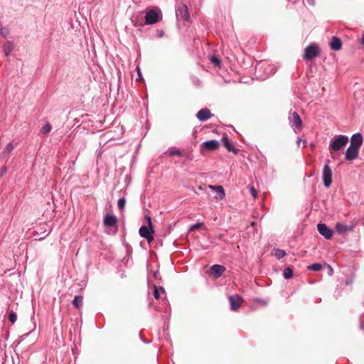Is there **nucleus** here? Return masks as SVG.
<instances>
[{"instance_id": "27", "label": "nucleus", "mask_w": 364, "mask_h": 364, "mask_svg": "<svg viewBox=\"0 0 364 364\" xmlns=\"http://www.w3.org/2000/svg\"><path fill=\"white\" fill-rule=\"evenodd\" d=\"M204 226V223L202 222L196 223V224L191 225L188 228V232H193L196 230H198Z\"/></svg>"}, {"instance_id": "10", "label": "nucleus", "mask_w": 364, "mask_h": 364, "mask_svg": "<svg viewBox=\"0 0 364 364\" xmlns=\"http://www.w3.org/2000/svg\"><path fill=\"white\" fill-rule=\"evenodd\" d=\"M242 301V298L238 294L230 296L229 301L230 304V309L234 311H237L240 307Z\"/></svg>"}, {"instance_id": "33", "label": "nucleus", "mask_w": 364, "mask_h": 364, "mask_svg": "<svg viewBox=\"0 0 364 364\" xmlns=\"http://www.w3.org/2000/svg\"><path fill=\"white\" fill-rule=\"evenodd\" d=\"M145 218L147 220L149 225L152 226L151 218L149 216H145Z\"/></svg>"}, {"instance_id": "34", "label": "nucleus", "mask_w": 364, "mask_h": 364, "mask_svg": "<svg viewBox=\"0 0 364 364\" xmlns=\"http://www.w3.org/2000/svg\"><path fill=\"white\" fill-rule=\"evenodd\" d=\"M306 1L310 6H314L315 5V1L314 0H306Z\"/></svg>"}, {"instance_id": "29", "label": "nucleus", "mask_w": 364, "mask_h": 364, "mask_svg": "<svg viewBox=\"0 0 364 364\" xmlns=\"http://www.w3.org/2000/svg\"><path fill=\"white\" fill-rule=\"evenodd\" d=\"M51 125L50 123H46L41 129V132L44 134H48L51 130Z\"/></svg>"}, {"instance_id": "6", "label": "nucleus", "mask_w": 364, "mask_h": 364, "mask_svg": "<svg viewBox=\"0 0 364 364\" xmlns=\"http://www.w3.org/2000/svg\"><path fill=\"white\" fill-rule=\"evenodd\" d=\"M290 126L294 129H299L302 125V120L296 112H290L288 117Z\"/></svg>"}, {"instance_id": "22", "label": "nucleus", "mask_w": 364, "mask_h": 364, "mask_svg": "<svg viewBox=\"0 0 364 364\" xmlns=\"http://www.w3.org/2000/svg\"><path fill=\"white\" fill-rule=\"evenodd\" d=\"M293 269L291 267H286L283 271V276L284 279H289L293 277Z\"/></svg>"}, {"instance_id": "41", "label": "nucleus", "mask_w": 364, "mask_h": 364, "mask_svg": "<svg viewBox=\"0 0 364 364\" xmlns=\"http://www.w3.org/2000/svg\"><path fill=\"white\" fill-rule=\"evenodd\" d=\"M157 275H158V272H154V278H156H156H157Z\"/></svg>"}, {"instance_id": "18", "label": "nucleus", "mask_w": 364, "mask_h": 364, "mask_svg": "<svg viewBox=\"0 0 364 364\" xmlns=\"http://www.w3.org/2000/svg\"><path fill=\"white\" fill-rule=\"evenodd\" d=\"M117 218L113 215H106L104 218V224L105 226L113 227L117 224Z\"/></svg>"}, {"instance_id": "20", "label": "nucleus", "mask_w": 364, "mask_h": 364, "mask_svg": "<svg viewBox=\"0 0 364 364\" xmlns=\"http://www.w3.org/2000/svg\"><path fill=\"white\" fill-rule=\"evenodd\" d=\"M154 296L156 299L162 298L163 296H166L165 290L163 287H158L154 285Z\"/></svg>"}, {"instance_id": "31", "label": "nucleus", "mask_w": 364, "mask_h": 364, "mask_svg": "<svg viewBox=\"0 0 364 364\" xmlns=\"http://www.w3.org/2000/svg\"><path fill=\"white\" fill-rule=\"evenodd\" d=\"M9 320L11 323H14L17 320V316L15 312H11L9 316Z\"/></svg>"}, {"instance_id": "16", "label": "nucleus", "mask_w": 364, "mask_h": 364, "mask_svg": "<svg viewBox=\"0 0 364 364\" xmlns=\"http://www.w3.org/2000/svg\"><path fill=\"white\" fill-rule=\"evenodd\" d=\"M222 141L224 146L228 149V151L232 152L235 154L238 153V149L235 148L230 142L228 136L225 134L222 138Z\"/></svg>"}, {"instance_id": "26", "label": "nucleus", "mask_w": 364, "mask_h": 364, "mask_svg": "<svg viewBox=\"0 0 364 364\" xmlns=\"http://www.w3.org/2000/svg\"><path fill=\"white\" fill-rule=\"evenodd\" d=\"M183 21L191 22V16L186 5L183 4Z\"/></svg>"}, {"instance_id": "1", "label": "nucleus", "mask_w": 364, "mask_h": 364, "mask_svg": "<svg viewBox=\"0 0 364 364\" xmlns=\"http://www.w3.org/2000/svg\"><path fill=\"white\" fill-rule=\"evenodd\" d=\"M144 18L145 24H154L159 22L162 18V14L160 9H150L146 11ZM132 23L135 26L144 25L142 18L139 19L138 16L132 19Z\"/></svg>"}, {"instance_id": "11", "label": "nucleus", "mask_w": 364, "mask_h": 364, "mask_svg": "<svg viewBox=\"0 0 364 364\" xmlns=\"http://www.w3.org/2000/svg\"><path fill=\"white\" fill-rule=\"evenodd\" d=\"M359 148L350 145L345 153V158L348 161H353L358 156Z\"/></svg>"}, {"instance_id": "8", "label": "nucleus", "mask_w": 364, "mask_h": 364, "mask_svg": "<svg viewBox=\"0 0 364 364\" xmlns=\"http://www.w3.org/2000/svg\"><path fill=\"white\" fill-rule=\"evenodd\" d=\"M219 146V142L215 139L208 140L200 144L201 151H214Z\"/></svg>"}, {"instance_id": "5", "label": "nucleus", "mask_w": 364, "mask_h": 364, "mask_svg": "<svg viewBox=\"0 0 364 364\" xmlns=\"http://www.w3.org/2000/svg\"><path fill=\"white\" fill-rule=\"evenodd\" d=\"M139 235L145 238L149 243L154 240V230L152 226L142 225L139 230Z\"/></svg>"}, {"instance_id": "24", "label": "nucleus", "mask_w": 364, "mask_h": 364, "mask_svg": "<svg viewBox=\"0 0 364 364\" xmlns=\"http://www.w3.org/2000/svg\"><path fill=\"white\" fill-rule=\"evenodd\" d=\"M167 153L171 156H180L181 155V151L179 149H176V147L170 148L168 150Z\"/></svg>"}, {"instance_id": "17", "label": "nucleus", "mask_w": 364, "mask_h": 364, "mask_svg": "<svg viewBox=\"0 0 364 364\" xmlns=\"http://www.w3.org/2000/svg\"><path fill=\"white\" fill-rule=\"evenodd\" d=\"M209 188L217 193V196H215L216 200H222L225 197V191L222 186H213L210 185Z\"/></svg>"}, {"instance_id": "37", "label": "nucleus", "mask_w": 364, "mask_h": 364, "mask_svg": "<svg viewBox=\"0 0 364 364\" xmlns=\"http://www.w3.org/2000/svg\"><path fill=\"white\" fill-rule=\"evenodd\" d=\"M301 139L299 137V138L297 139V140H296V144H297L298 145H299V144H300V143H301Z\"/></svg>"}, {"instance_id": "19", "label": "nucleus", "mask_w": 364, "mask_h": 364, "mask_svg": "<svg viewBox=\"0 0 364 364\" xmlns=\"http://www.w3.org/2000/svg\"><path fill=\"white\" fill-rule=\"evenodd\" d=\"M14 146L12 143L10 142L8 144H6L4 149L1 154V158L8 159L10 153L14 150Z\"/></svg>"}, {"instance_id": "21", "label": "nucleus", "mask_w": 364, "mask_h": 364, "mask_svg": "<svg viewBox=\"0 0 364 364\" xmlns=\"http://www.w3.org/2000/svg\"><path fill=\"white\" fill-rule=\"evenodd\" d=\"M82 296H75L72 303L75 308L80 309L82 306Z\"/></svg>"}, {"instance_id": "13", "label": "nucleus", "mask_w": 364, "mask_h": 364, "mask_svg": "<svg viewBox=\"0 0 364 364\" xmlns=\"http://www.w3.org/2000/svg\"><path fill=\"white\" fill-rule=\"evenodd\" d=\"M336 230L340 235H344L348 232L353 231V225H347L341 223H338L336 225Z\"/></svg>"}, {"instance_id": "3", "label": "nucleus", "mask_w": 364, "mask_h": 364, "mask_svg": "<svg viewBox=\"0 0 364 364\" xmlns=\"http://www.w3.org/2000/svg\"><path fill=\"white\" fill-rule=\"evenodd\" d=\"M319 54L320 49L318 46L315 43H311L304 49L303 58L306 60H311L318 57Z\"/></svg>"}, {"instance_id": "30", "label": "nucleus", "mask_w": 364, "mask_h": 364, "mask_svg": "<svg viewBox=\"0 0 364 364\" xmlns=\"http://www.w3.org/2000/svg\"><path fill=\"white\" fill-rule=\"evenodd\" d=\"M126 204V200L124 198H119L117 202V205L119 210H123Z\"/></svg>"}, {"instance_id": "23", "label": "nucleus", "mask_w": 364, "mask_h": 364, "mask_svg": "<svg viewBox=\"0 0 364 364\" xmlns=\"http://www.w3.org/2000/svg\"><path fill=\"white\" fill-rule=\"evenodd\" d=\"M210 62L216 67L220 68L221 67V60L220 59L215 55H212L210 57Z\"/></svg>"}, {"instance_id": "14", "label": "nucleus", "mask_w": 364, "mask_h": 364, "mask_svg": "<svg viewBox=\"0 0 364 364\" xmlns=\"http://www.w3.org/2000/svg\"><path fill=\"white\" fill-rule=\"evenodd\" d=\"M363 144V136L360 133H355L350 138L351 146L360 148Z\"/></svg>"}, {"instance_id": "7", "label": "nucleus", "mask_w": 364, "mask_h": 364, "mask_svg": "<svg viewBox=\"0 0 364 364\" xmlns=\"http://www.w3.org/2000/svg\"><path fill=\"white\" fill-rule=\"evenodd\" d=\"M318 232L323 235L326 240H330L333 234L332 229L328 228L325 223H320L317 225Z\"/></svg>"}, {"instance_id": "9", "label": "nucleus", "mask_w": 364, "mask_h": 364, "mask_svg": "<svg viewBox=\"0 0 364 364\" xmlns=\"http://www.w3.org/2000/svg\"><path fill=\"white\" fill-rule=\"evenodd\" d=\"M210 273L215 279L220 278L225 272L226 268L223 265L213 264L210 268Z\"/></svg>"}, {"instance_id": "12", "label": "nucleus", "mask_w": 364, "mask_h": 364, "mask_svg": "<svg viewBox=\"0 0 364 364\" xmlns=\"http://www.w3.org/2000/svg\"><path fill=\"white\" fill-rule=\"evenodd\" d=\"M213 116V114L210 112V110L206 107L201 109L196 114L197 119L200 122H205Z\"/></svg>"}, {"instance_id": "25", "label": "nucleus", "mask_w": 364, "mask_h": 364, "mask_svg": "<svg viewBox=\"0 0 364 364\" xmlns=\"http://www.w3.org/2000/svg\"><path fill=\"white\" fill-rule=\"evenodd\" d=\"M274 256L278 259L283 258L286 255V252L284 250L277 248V249H274Z\"/></svg>"}, {"instance_id": "32", "label": "nucleus", "mask_w": 364, "mask_h": 364, "mask_svg": "<svg viewBox=\"0 0 364 364\" xmlns=\"http://www.w3.org/2000/svg\"><path fill=\"white\" fill-rule=\"evenodd\" d=\"M250 191L251 193V195L254 198H256V196L257 195V191H256V189L254 187L252 186V187L250 188Z\"/></svg>"}, {"instance_id": "40", "label": "nucleus", "mask_w": 364, "mask_h": 364, "mask_svg": "<svg viewBox=\"0 0 364 364\" xmlns=\"http://www.w3.org/2000/svg\"><path fill=\"white\" fill-rule=\"evenodd\" d=\"M6 171V167L2 168V173H5Z\"/></svg>"}, {"instance_id": "15", "label": "nucleus", "mask_w": 364, "mask_h": 364, "mask_svg": "<svg viewBox=\"0 0 364 364\" xmlns=\"http://www.w3.org/2000/svg\"><path fill=\"white\" fill-rule=\"evenodd\" d=\"M330 48L331 50L338 51L342 48V41L340 38L337 36H333L330 42Z\"/></svg>"}, {"instance_id": "38", "label": "nucleus", "mask_w": 364, "mask_h": 364, "mask_svg": "<svg viewBox=\"0 0 364 364\" xmlns=\"http://www.w3.org/2000/svg\"><path fill=\"white\" fill-rule=\"evenodd\" d=\"M5 53H6V55H8L9 54V49H7L6 47H5Z\"/></svg>"}, {"instance_id": "2", "label": "nucleus", "mask_w": 364, "mask_h": 364, "mask_svg": "<svg viewBox=\"0 0 364 364\" xmlns=\"http://www.w3.org/2000/svg\"><path fill=\"white\" fill-rule=\"evenodd\" d=\"M348 142V137L345 135L335 136L331 141L329 144V150L332 151H338L345 146Z\"/></svg>"}, {"instance_id": "28", "label": "nucleus", "mask_w": 364, "mask_h": 364, "mask_svg": "<svg viewBox=\"0 0 364 364\" xmlns=\"http://www.w3.org/2000/svg\"><path fill=\"white\" fill-rule=\"evenodd\" d=\"M307 268L309 270L318 272V271L321 270L322 265L320 263H314V264L309 265Z\"/></svg>"}, {"instance_id": "36", "label": "nucleus", "mask_w": 364, "mask_h": 364, "mask_svg": "<svg viewBox=\"0 0 364 364\" xmlns=\"http://www.w3.org/2000/svg\"><path fill=\"white\" fill-rule=\"evenodd\" d=\"M333 268H332L330 265H328V274H329L330 275H332V274H333Z\"/></svg>"}, {"instance_id": "35", "label": "nucleus", "mask_w": 364, "mask_h": 364, "mask_svg": "<svg viewBox=\"0 0 364 364\" xmlns=\"http://www.w3.org/2000/svg\"><path fill=\"white\" fill-rule=\"evenodd\" d=\"M176 14L177 18H178L180 15H182V11L180 9H176Z\"/></svg>"}, {"instance_id": "4", "label": "nucleus", "mask_w": 364, "mask_h": 364, "mask_svg": "<svg viewBox=\"0 0 364 364\" xmlns=\"http://www.w3.org/2000/svg\"><path fill=\"white\" fill-rule=\"evenodd\" d=\"M330 160L327 159L322 171V180L326 188L330 187L332 183V170L329 166Z\"/></svg>"}, {"instance_id": "39", "label": "nucleus", "mask_w": 364, "mask_h": 364, "mask_svg": "<svg viewBox=\"0 0 364 364\" xmlns=\"http://www.w3.org/2000/svg\"><path fill=\"white\" fill-rule=\"evenodd\" d=\"M306 143H307V142H306V140H304V141H303V146H304V147H306Z\"/></svg>"}]
</instances>
